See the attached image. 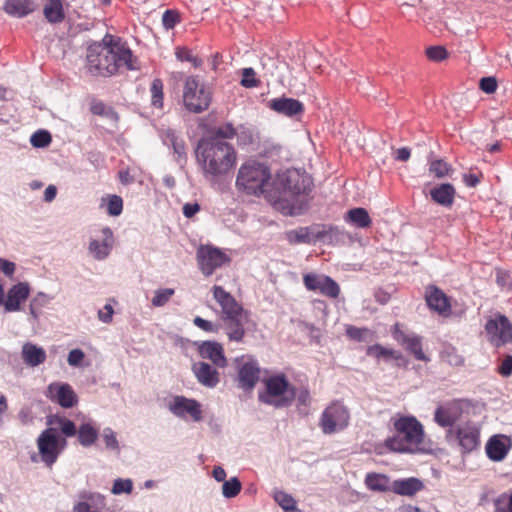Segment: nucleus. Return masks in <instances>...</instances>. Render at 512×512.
Wrapping results in <instances>:
<instances>
[{"label": "nucleus", "instance_id": "54", "mask_svg": "<svg viewBox=\"0 0 512 512\" xmlns=\"http://www.w3.org/2000/svg\"><path fill=\"white\" fill-rule=\"evenodd\" d=\"M193 323L196 327L208 333H217L219 331V325L209 320H205L200 316H196L193 319Z\"/></svg>", "mask_w": 512, "mask_h": 512}, {"label": "nucleus", "instance_id": "57", "mask_svg": "<svg viewBox=\"0 0 512 512\" xmlns=\"http://www.w3.org/2000/svg\"><path fill=\"white\" fill-rule=\"evenodd\" d=\"M480 89L485 93H494L497 89V81L493 77H485L480 80Z\"/></svg>", "mask_w": 512, "mask_h": 512}, {"label": "nucleus", "instance_id": "7", "mask_svg": "<svg viewBox=\"0 0 512 512\" xmlns=\"http://www.w3.org/2000/svg\"><path fill=\"white\" fill-rule=\"evenodd\" d=\"M211 99V92L198 76L186 77L182 91V101L186 110L194 114L202 113L209 108Z\"/></svg>", "mask_w": 512, "mask_h": 512}, {"label": "nucleus", "instance_id": "18", "mask_svg": "<svg viewBox=\"0 0 512 512\" xmlns=\"http://www.w3.org/2000/svg\"><path fill=\"white\" fill-rule=\"evenodd\" d=\"M425 300L428 307L443 317L451 315L450 298L437 286L430 285L425 290Z\"/></svg>", "mask_w": 512, "mask_h": 512}, {"label": "nucleus", "instance_id": "23", "mask_svg": "<svg viewBox=\"0 0 512 512\" xmlns=\"http://www.w3.org/2000/svg\"><path fill=\"white\" fill-rule=\"evenodd\" d=\"M199 354L202 358L209 359L219 368L227 366V359L224 354L223 346L215 341H204L199 346Z\"/></svg>", "mask_w": 512, "mask_h": 512}, {"label": "nucleus", "instance_id": "3", "mask_svg": "<svg viewBox=\"0 0 512 512\" xmlns=\"http://www.w3.org/2000/svg\"><path fill=\"white\" fill-rule=\"evenodd\" d=\"M393 427L396 434L384 441L388 450L406 454L426 453L429 450L424 426L415 416H399L394 419Z\"/></svg>", "mask_w": 512, "mask_h": 512}, {"label": "nucleus", "instance_id": "30", "mask_svg": "<svg viewBox=\"0 0 512 512\" xmlns=\"http://www.w3.org/2000/svg\"><path fill=\"white\" fill-rule=\"evenodd\" d=\"M247 315L236 317L234 319L222 320L225 325V332L230 341L242 342L245 337L244 320Z\"/></svg>", "mask_w": 512, "mask_h": 512}, {"label": "nucleus", "instance_id": "32", "mask_svg": "<svg viewBox=\"0 0 512 512\" xmlns=\"http://www.w3.org/2000/svg\"><path fill=\"white\" fill-rule=\"evenodd\" d=\"M43 15L50 24H58L65 19V10L62 0H47L43 7Z\"/></svg>", "mask_w": 512, "mask_h": 512}, {"label": "nucleus", "instance_id": "56", "mask_svg": "<svg viewBox=\"0 0 512 512\" xmlns=\"http://www.w3.org/2000/svg\"><path fill=\"white\" fill-rule=\"evenodd\" d=\"M497 372L503 377H509L512 375V356L507 355L502 360Z\"/></svg>", "mask_w": 512, "mask_h": 512}, {"label": "nucleus", "instance_id": "63", "mask_svg": "<svg viewBox=\"0 0 512 512\" xmlns=\"http://www.w3.org/2000/svg\"><path fill=\"white\" fill-rule=\"evenodd\" d=\"M199 210L200 206L198 203H186L183 206V214L187 218L193 217Z\"/></svg>", "mask_w": 512, "mask_h": 512}, {"label": "nucleus", "instance_id": "35", "mask_svg": "<svg viewBox=\"0 0 512 512\" xmlns=\"http://www.w3.org/2000/svg\"><path fill=\"white\" fill-rule=\"evenodd\" d=\"M508 451L509 448L497 436L491 437L486 444L487 456L493 461L503 460L506 457Z\"/></svg>", "mask_w": 512, "mask_h": 512}, {"label": "nucleus", "instance_id": "51", "mask_svg": "<svg viewBox=\"0 0 512 512\" xmlns=\"http://www.w3.org/2000/svg\"><path fill=\"white\" fill-rule=\"evenodd\" d=\"M133 490V483L130 479H116L114 481L111 492L115 495L122 493H131Z\"/></svg>", "mask_w": 512, "mask_h": 512}, {"label": "nucleus", "instance_id": "9", "mask_svg": "<svg viewBox=\"0 0 512 512\" xmlns=\"http://www.w3.org/2000/svg\"><path fill=\"white\" fill-rule=\"evenodd\" d=\"M238 388L251 392L260 379L261 368L258 361L252 355H241L236 357Z\"/></svg>", "mask_w": 512, "mask_h": 512}, {"label": "nucleus", "instance_id": "21", "mask_svg": "<svg viewBox=\"0 0 512 512\" xmlns=\"http://www.w3.org/2000/svg\"><path fill=\"white\" fill-rule=\"evenodd\" d=\"M102 233V241L91 240L89 243V252L96 260H104L106 259L114 245V236L113 232L109 227H105L101 231Z\"/></svg>", "mask_w": 512, "mask_h": 512}, {"label": "nucleus", "instance_id": "20", "mask_svg": "<svg viewBox=\"0 0 512 512\" xmlns=\"http://www.w3.org/2000/svg\"><path fill=\"white\" fill-rule=\"evenodd\" d=\"M462 407L460 401L453 400L436 408L434 421L443 428L452 427L461 417Z\"/></svg>", "mask_w": 512, "mask_h": 512}, {"label": "nucleus", "instance_id": "41", "mask_svg": "<svg viewBox=\"0 0 512 512\" xmlns=\"http://www.w3.org/2000/svg\"><path fill=\"white\" fill-rule=\"evenodd\" d=\"M236 136V129L231 123H225L218 127H215L211 131V135L208 138H216L224 141L225 139H233Z\"/></svg>", "mask_w": 512, "mask_h": 512}, {"label": "nucleus", "instance_id": "15", "mask_svg": "<svg viewBox=\"0 0 512 512\" xmlns=\"http://www.w3.org/2000/svg\"><path fill=\"white\" fill-rule=\"evenodd\" d=\"M214 300L221 308V319H234L246 314L242 305L222 286L214 285L211 289Z\"/></svg>", "mask_w": 512, "mask_h": 512}, {"label": "nucleus", "instance_id": "61", "mask_svg": "<svg viewBox=\"0 0 512 512\" xmlns=\"http://www.w3.org/2000/svg\"><path fill=\"white\" fill-rule=\"evenodd\" d=\"M103 439L106 444V447L111 449L118 448V441L116 439L114 432L110 428L104 430Z\"/></svg>", "mask_w": 512, "mask_h": 512}, {"label": "nucleus", "instance_id": "49", "mask_svg": "<svg viewBox=\"0 0 512 512\" xmlns=\"http://www.w3.org/2000/svg\"><path fill=\"white\" fill-rule=\"evenodd\" d=\"M260 84L256 78V73L253 68H244L242 70L241 85L245 88H254Z\"/></svg>", "mask_w": 512, "mask_h": 512}, {"label": "nucleus", "instance_id": "34", "mask_svg": "<svg viewBox=\"0 0 512 512\" xmlns=\"http://www.w3.org/2000/svg\"><path fill=\"white\" fill-rule=\"evenodd\" d=\"M345 221L358 228H367L371 225L372 220L366 209L357 207L350 209L344 217Z\"/></svg>", "mask_w": 512, "mask_h": 512}, {"label": "nucleus", "instance_id": "47", "mask_svg": "<svg viewBox=\"0 0 512 512\" xmlns=\"http://www.w3.org/2000/svg\"><path fill=\"white\" fill-rule=\"evenodd\" d=\"M123 210V200L118 195H110L107 203V213L110 216H119Z\"/></svg>", "mask_w": 512, "mask_h": 512}, {"label": "nucleus", "instance_id": "27", "mask_svg": "<svg viewBox=\"0 0 512 512\" xmlns=\"http://www.w3.org/2000/svg\"><path fill=\"white\" fill-rule=\"evenodd\" d=\"M326 235L325 231H317L312 233L309 227H299L297 229L289 230L285 233V238L291 245L297 244H309L313 240V236L316 239H322Z\"/></svg>", "mask_w": 512, "mask_h": 512}, {"label": "nucleus", "instance_id": "11", "mask_svg": "<svg viewBox=\"0 0 512 512\" xmlns=\"http://www.w3.org/2000/svg\"><path fill=\"white\" fill-rule=\"evenodd\" d=\"M230 262L229 256L219 248L205 245L197 250V263L205 276H211L214 271Z\"/></svg>", "mask_w": 512, "mask_h": 512}, {"label": "nucleus", "instance_id": "45", "mask_svg": "<svg viewBox=\"0 0 512 512\" xmlns=\"http://www.w3.org/2000/svg\"><path fill=\"white\" fill-rule=\"evenodd\" d=\"M494 512H512V493H503L494 500Z\"/></svg>", "mask_w": 512, "mask_h": 512}, {"label": "nucleus", "instance_id": "52", "mask_svg": "<svg viewBox=\"0 0 512 512\" xmlns=\"http://www.w3.org/2000/svg\"><path fill=\"white\" fill-rule=\"evenodd\" d=\"M427 57L435 62H440L447 58L448 52L443 46H432L426 49Z\"/></svg>", "mask_w": 512, "mask_h": 512}, {"label": "nucleus", "instance_id": "19", "mask_svg": "<svg viewBox=\"0 0 512 512\" xmlns=\"http://www.w3.org/2000/svg\"><path fill=\"white\" fill-rule=\"evenodd\" d=\"M169 409L175 416L180 418L189 415L196 422L202 419L201 405L194 399L176 396L170 404Z\"/></svg>", "mask_w": 512, "mask_h": 512}, {"label": "nucleus", "instance_id": "60", "mask_svg": "<svg viewBox=\"0 0 512 512\" xmlns=\"http://www.w3.org/2000/svg\"><path fill=\"white\" fill-rule=\"evenodd\" d=\"M114 310L111 304H106L103 309L99 310L98 318L103 323H110L113 319Z\"/></svg>", "mask_w": 512, "mask_h": 512}, {"label": "nucleus", "instance_id": "38", "mask_svg": "<svg viewBox=\"0 0 512 512\" xmlns=\"http://www.w3.org/2000/svg\"><path fill=\"white\" fill-rule=\"evenodd\" d=\"M163 88V81L160 78H155L150 86L151 104L158 109H161L163 107Z\"/></svg>", "mask_w": 512, "mask_h": 512}, {"label": "nucleus", "instance_id": "13", "mask_svg": "<svg viewBox=\"0 0 512 512\" xmlns=\"http://www.w3.org/2000/svg\"><path fill=\"white\" fill-rule=\"evenodd\" d=\"M453 435L464 453L472 452L480 446V429L474 423L467 422L456 429H449L447 438Z\"/></svg>", "mask_w": 512, "mask_h": 512}, {"label": "nucleus", "instance_id": "16", "mask_svg": "<svg viewBox=\"0 0 512 512\" xmlns=\"http://www.w3.org/2000/svg\"><path fill=\"white\" fill-rule=\"evenodd\" d=\"M393 338L402 346L405 347L407 351H409L415 359L419 361L429 362L430 358L423 352L422 349V338L418 335L411 334L408 335L404 333L400 324L396 323L392 328Z\"/></svg>", "mask_w": 512, "mask_h": 512}, {"label": "nucleus", "instance_id": "29", "mask_svg": "<svg viewBox=\"0 0 512 512\" xmlns=\"http://www.w3.org/2000/svg\"><path fill=\"white\" fill-rule=\"evenodd\" d=\"M4 11L13 17L22 18L35 10L32 0H6Z\"/></svg>", "mask_w": 512, "mask_h": 512}, {"label": "nucleus", "instance_id": "39", "mask_svg": "<svg viewBox=\"0 0 512 512\" xmlns=\"http://www.w3.org/2000/svg\"><path fill=\"white\" fill-rule=\"evenodd\" d=\"M368 354L373 355L377 358H393L395 360H403V356L400 352L395 351L393 349H389L381 346L380 344H375L368 349Z\"/></svg>", "mask_w": 512, "mask_h": 512}, {"label": "nucleus", "instance_id": "28", "mask_svg": "<svg viewBox=\"0 0 512 512\" xmlns=\"http://www.w3.org/2000/svg\"><path fill=\"white\" fill-rule=\"evenodd\" d=\"M21 356L28 366L35 367L43 364L46 360V352L42 347L27 342L22 346Z\"/></svg>", "mask_w": 512, "mask_h": 512}, {"label": "nucleus", "instance_id": "36", "mask_svg": "<svg viewBox=\"0 0 512 512\" xmlns=\"http://www.w3.org/2000/svg\"><path fill=\"white\" fill-rule=\"evenodd\" d=\"M77 435L80 444L84 447H89L97 440L98 429L91 423H84L79 427Z\"/></svg>", "mask_w": 512, "mask_h": 512}, {"label": "nucleus", "instance_id": "10", "mask_svg": "<svg viewBox=\"0 0 512 512\" xmlns=\"http://www.w3.org/2000/svg\"><path fill=\"white\" fill-rule=\"evenodd\" d=\"M488 341L499 348L512 343V323L502 314H496L485 324Z\"/></svg>", "mask_w": 512, "mask_h": 512}, {"label": "nucleus", "instance_id": "53", "mask_svg": "<svg viewBox=\"0 0 512 512\" xmlns=\"http://www.w3.org/2000/svg\"><path fill=\"white\" fill-rule=\"evenodd\" d=\"M57 423L59 424L61 432L66 437H73L77 434L78 430L71 420L62 417L57 419Z\"/></svg>", "mask_w": 512, "mask_h": 512}, {"label": "nucleus", "instance_id": "64", "mask_svg": "<svg viewBox=\"0 0 512 512\" xmlns=\"http://www.w3.org/2000/svg\"><path fill=\"white\" fill-rule=\"evenodd\" d=\"M463 181L468 187H476L480 183V177L476 174H464Z\"/></svg>", "mask_w": 512, "mask_h": 512}, {"label": "nucleus", "instance_id": "26", "mask_svg": "<svg viewBox=\"0 0 512 512\" xmlns=\"http://www.w3.org/2000/svg\"><path fill=\"white\" fill-rule=\"evenodd\" d=\"M424 485L415 477L399 479L392 482L391 491L397 495L412 497L421 491Z\"/></svg>", "mask_w": 512, "mask_h": 512}, {"label": "nucleus", "instance_id": "44", "mask_svg": "<svg viewBox=\"0 0 512 512\" xmlns=\"http://www.w3.org/2000/svg\"><path fill=\"white\" fill-rule=\"evenodd\" d=\"M176 58L181 62H190L194 67H199L202 64L201 59L194 56L188 48L177 47L175 51Z\"/></svg>", "mask_w": 512, "mask_h": 512}, {"label": "nucleus", "instance_id": "25", "mask_svg": "<svg viewBox=\"0 0 512 512\" xmlns=\"http://www.w3.org/2000/svg\"><path fill=\"white\" fill-rule=\"evenodd\" d=\"M30 293L28 283L19 282L8 291L7 300L4 303L7 311H18L20 304L25 301Z\"/></svg>", "mask_w": 512, "mask_h": 512}, {"label": "nucleus", "instance_id": "1", "mask_svg": "<svg viewBox=\"0 0 512 512\" xmlns=\"http://www.w3.org/2000/svg\"><path fill=\"white\" fill-rule=\"evenodd\" d=\"M136 70V58L120 38L105 35L101 43L89 46L86 55L87 71L93 76L109 77L120 68Z\"/></svg>", "mask_w": 512, "mask_h": 512}, {"label": "nucleus", "instance_id": "4", "mask_svg": "<svg viewBox=\"0 0 512 512\" xmlns=\"http://www.w3.org/2000/svg\"><path fill=\"white\" fill-rule=\"evenodd\" d=\"M271 177L269 166L255 160H247L238 169L235 187L240 193L259 197L269 193Z\"/></svg>", "mask_w": 512, "mask_h": 512}, {"label": "nucleus", "instance_id": "48", "mask_svg": "<svg viewBox=\"0 0 512 512\" xmlns=\"http://www.w3.org/2000/svg\"><path fill=\"white\" fill-rule=\"evenodd\" d=\"M450 166L443 160L432 161L429 166V171L437 178H443L450 172Z\"/></svg>", "mask_w": 512, "mask_h": 512}, {"label": "nucleus", "instance_id": "31", "mask_svg": "<svg viewBox=\"0 0 512 512\" xmlns=\"http://www.w3.org/2000/svg\"><path fill=\"white\" fill-rule=\"evenodd\" d=\"M455 194V188L450 183L440 184L430 191L433 201L445 207H450L453 204Z\"/></svg>", "mask_w": 512, "mask_h": 512}, {"label": "nucleus", "instance_id": "2", "mask_svg": "<svg viewBox=\"0 0 512 512\" xmlns=\"http://www.w3.org/2000/svg\"><path fill=\"white\" fill-rule=\"evenodd\" d=\"M195 154L203 176L209 181L215 182L228 176L237 165L234 146L216 138L200 139Z\"/></svg>", "mask_w": 512, "mask_h": 512}, {"label": "nucleus", "instance_id": "50", "mask_svg": "<svg viewBox=\"0 0 512 512\" xmlns=\"http://www.w3.org/2000/svg\"><path fill=\"white\" fill-rule=\"evenodd\" d=\"M167 138L170 140L171 145L173 147L174 153L178 155V158H185L186 156V146L185 142L182 139H179L174 132L169 131L167 133Z\"/></svg>", "mask_w": 512, "mask_h": 512}, {"label": "nucleus", "instance_id": "43", "mask_svg": "<svg viewBox=\"0 0 512 512\" xmlns=\"http://www.w3.org/2000/svg\"><path fill=\"white\" fill-rule=\"evenodd\" d=\"M175 291L172 288L158 289L155 291L151 303L154 307L164 306L174 295Z\"/></svg>", "mask_w": 512, "mask_h": 512}, {"label": "nucleus", "instance_id": "22", "mask_svg": "<svg viewBox=\"0 0 512 512\" xmlns=\"http://www.w3.org/2000/svg\"><path fill=\"white\" fill-rule=\"evenodd\" d=\"M198 382L208 388H214L220 382V373L206 362H197L192 366Z\"/></svg>", "mask_w": 512, "mask_h": 512}, {"label": "nucleus", "instance_id": "5", "mask_svg": "<svg viewBox=\"0 0 512 512\" xmlns=\"http://www.w3.org/2000/svg\"><path fill=\"white\" fill-rule=\"evenodd\" d=\"M265 391L259 393V401L275 408L292 405L296 399V387L283 373L272 375L264 380Z\"/></svg>", "mask_w": 512, "mask_h": 512}, {"label": "nucleus", "instance_id": "14", "mask_svg": "<svg viewBox=\"0 0 512 512\" xmlns=\"http://www.w3.org/2000/svg\"><path fill=\"white\" fill-rule=\"evenodd\" d=\"M38 450L42 461L51 467L60 454L59 439L54 428L45 429L37 440Z\"/></svg>", "mask_w": 512, "mask_h": 512}, {"label": "nucleus", "instance_id": "58", "mask_svg": "<svg viewBox=\"0 0 512 512\" xmlns=\"http://www.w3.org/2000/svg\"><path fill=\"white\" fill-rule=\"evenodd\" d=\"M85 357L81 349H73L69 352L67 361L71 366H79Z\"/></svg>", "mask_w": 512, "mask_h": 512}, {"label": "nucleus", "instance_id": "62", "mask_svg": "<svg viewBox=\"0 0 512 512\" xmlns=\"http://www.w3.org/2000/svg\"><path fill=\"white\" fill-rule=\"evenodd\" d=\"M0 271L7 276H12L15 272V264L9 260L0 258Z\"/></svg>", "mask_w": 512, "mask_h": 512}, {"label": "nucleus", "instance_id": "8", "mask_svg": "<svg viewBox=\"0 0 512 512\" xmlns=\"http://www.w3.org/2000/svg\"><path fill=\"white\" fill-rule=\"evenodd\" d=\"M349 422V409L342 402L333 401L323 410L319 427L324 434L330 435L347 428Z\"/></svg>", "mask_w": 512, "mask_h": 512}, {"label": "nucleus", "instance_id": "40", "mask_svg": "<svg viewBox=\"0 0 512 512\" xmlns=\"http://www.w3.org/2000/svg\"><path fill=\"white\" fill-rule=\"evenodd\" d=\"M79 497L80 501L74 505L73 512H99L92 509V503L96 497L94 493L82 492Z\"/></svg>", "mask_w": 512, "mask_h": 512}, {"label": "nucleus", "instance_id": "42", "mask_svg": "<svg viewBox=\"0 0 512 512\" xmlns=\"http://www.w3.org/2000/svg\"><path fill=\"white\" fill-rule=\"evenodd\" d=\"M242 488V484L237 477H232L227 481H224L222 485V494L225 498L236 497Z\"/></svg>", "mask_w": 512, "mask_h": 512}, {"label": "nucleus", "instance_id": "6", "mask_svg": "<svg viewBox=\"0 0 512 512\" xmlns=\"http://www.w3.org/2000/svg\"><path fill=\"white\" fill-rule=\"evenodd\" d=\"M273 185L277 193L272 198L281 200L287 197L307 195L312 189L313 181L306 173L292 169L278 173ZM269 196L271 197V195Z\"/></svg>", "mask_w": 512, "mask_h": 512}, {"label": "nucleus", "instance_id": "24", "mask_svg": "<svg viewBox=\"0 0 512 512\" xmlns=\"http://www.w3.org/2000/svg\"><path fill=\"white\" fill-rule=\"evenodd\" d=\"M268 107L273 111L288 117L301 114L304 110V106L299 100L286 97L270 100Z\"/></svg>", "mask_w": 512, "mask_h": 512}, {"label": "nucleus", "instance_id": "33", "mask_svg": "<svg viewBox=\"0 0 512 512\" xmlns=\"http://www.w3.org/2000/svg\"><path fill=\"white\" fill-rule=\"evenodd\" d=\"M366 487L374 492H388L391 491L390 478L382 473L370 472L367 473L364 479Z\"/></svg>", "mask_w": 512, "mask_h": 512}, {"label": "nucleus", "instance_id": "12", "mask_svg": "<svg viewBox=\"0 0 512 512\" xmlns=\"http://www.w3.org/2000/svg\"><path fill=\"white\" fill-rule=\"evenodd\" d=\"M303 284L308 291L319 292L327 298L336 299L340 294L339 284L324 274L306 273L303 275Z\"/></svg>", "mask_w": 512, "mask_h": 512}, {"label": "nucleus", "instance_id": "46", "mask_svg": "<svg viewBox=\"0 0 512 512\" xmlns=\"http://www.w3.org/2000/svg\"><path fill=\"white\" fill-rule=\"evenodd\" d=\"M30 141L34 147L42 148L48 146L52 138L48 131L39 130L31 136Z\"/></svg>", "mask_w": 512, "mask_h": 512}, {"label": "nucleus", "instance_id": "17", "mask_svg": "<svg viewBox=\"0 0 512 512\" xmlns=\"http://www.w3.org/2000/svg\"><path fill=\"white\" fill-rule=\"evenodd\" d=\"M47 397L63 408H71L78 402V397L68 383L53 382L47 387Z\"/></svg>", "mask_w": 512, "mask_h": 512}, {"label": "nucleus", "instance_id": "59", "mask_svg": "<svg viewBox=\"0 0 512 512\" xmlns=\"http://www.w3.org/2000/svg\"><path fill=\"white\" fill-rule=\"evenodd\" d=\"M368 332V329L366 328H358L355 326H348L346 329V334L351 339L361 341L363 339V336Z\"/></svg>", "mask_w": 512, "mask_h": 512}, {"label": "nucleus", "instance_id": "55", "mask_svg": "<svg viewBox=\"0 0 512 512\" xmlns=\"http://www.w3.org/2000/svg\"><path fill=\"white\" fill-rule=\"evenodd\" d=\"M180 22L179 14L174 10H166L162 16V23L166 29H173Z\"/></svg>", "mask_w": 512, "mask_h": 512}, {"label": "nucleus", "instance_id": "37", "mask_svg": "<svg viewBox=\"0 0 512 512\" xmlns=\"http://www.w3.org/2000/svg\"><path fill=\"white\" fill-rule=\"evenodd\" d=\"M273 498L285 512H302L297 508L295 499L284 491H275Z\"/></svg>", "mask_w": 512, "mask_h": 512}]
</instances>
